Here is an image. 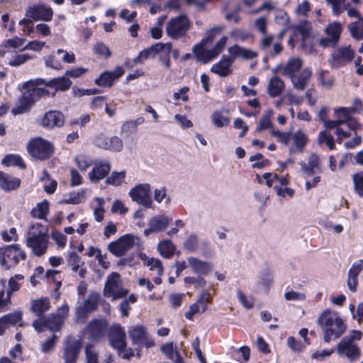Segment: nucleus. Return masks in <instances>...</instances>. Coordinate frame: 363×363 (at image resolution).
Returning <instances> with one entry per match:
<instances>
[{
    "mask_svg": "<svg viewBox=\"0 0 363 363\" xmlns=\"http://www.w3.org/2000/svg\"><path fill=\"white\" fill-rule=\"evenodd\" d=\"M130 336L133 342L138 346H152L151 340H148L147 333L143 327L136 326L129 330Z\"/></svg>",
    "mask_w": 363,
    "mask_h": 363,
    "instance_id": "23",
    "label": "nucleus"
},
{
    "mask_svg": "<svg viewBox=\"0 0 363 363\" xmlns=\"http://www.w3.org/2000/svg\"><path fill=\"white\" fill-rule=\"evenodd\" d=\"M108 337L113 348L121 351L125 347V333L119 325H113L111 327Z\"/></svg>",
    "mask_w": 363,
    "mask_h": 363,
    "instance_id": "19",
    "label": "nucleus"
},
{
    "mask_svg": "<svg viewBox=\"0 0 363 363\" xmlns=\"http://www.w3.org/2000/svg\"><path fill=\"white\" fill-rule=\"evenodd\" d=\"M125 72L121 66H118L113 72L105 71L101 73L99 78L95 79V83L99 86L111 87L115 80L121 77Z\"/></svg>",
    "mask_w": 363,
    "mask_h": 363,
    "instance_id": "18",
    "label": "nucleus"
},
{
    "mask_svg": "<svg viewBox=\"0 0 363 363\" xmlns=\"http://www.w3.org/2000/svg\"><path fill=\"white\" fill-rule=\"evenodd\" d=\"M58 336L57 335H52V336L47 340L46 341L41 343V350L44 353H48L51 352L55 345L58 340Z\"/></svg>",
    "mask_w": 363,
    "mask_h": 363,
    "instance_id": "57",
    "label": "nucleus"
},
{
    "mask_svg": "<svg viewBox=\"0 0 363 363\" xmlns=\"http://www.w3.org/2000/svg\"><path fill=\"white\" fill-rule=\"evenodd\" d=\"M362 337L361 331L352 330L337 344V353L341 357H347L351 362L357 360L360 357L361 351L355 341L361 340Z\"/></svg>",
    "mask_w": 363,
    "mask_h": 363,
    "instance_id": "5",
    "label": "nucleus"
},
{
    "mask_svg": "<svg viewBox=\"0 0 363 363\" xmlns=\"http://www.w3.org/2000/svg\"><path fill=\"white\" fill-rule=\"evenodd\" d=\"M150 187L147 184H140L132 188L129 196L133 201L144 206L146 208L151 207L152 198Z\"/></svg>",
    "mask_w": 363,
    "mask_h": 363,
    "instance_id": "13",
    "label": "nucleus"
},
{
    "mask_svg": "<svg viewBox=\"0 0 363 363\" xmlns=\"http://www.w3.org/2000/svg\"><path fill=\"white\" fill-rule=\"evenodd\" d=\"M354 57V52L350 46H343L335 50L329 59L332 67L338 68L351 62Z\"/></svg>",
    "mask_w": 363,
    "mask_h": 363,
    "instance_id": "12",
    "label": "nucleus"
},
{
    "mask_svg": "<svg viewBox=\"0 0 363 363\" xmlns=\"http://www.w3.org/2000/svg\"><path fill=\"white\" fill-rule=\"evenodd\" d=\"M142 244V240L139 236L133 234H125L116 241L110 242L108 249L116 257H121L130 249L140 247Z\"/></svg>",
    "mask_w": 363,
    "mask_h": 363,
    "instance_id": "6",
    "label": "nucleus"
},
{
    "mask_svg": "<svg viewBox=\"0 0 363 363\" xmlns=\"http://www.w3.org/2000/svg\"><path fill=\"white\" fill-rule=\"evenodd\" d=\"M303 62L299 57L290 58L281 68V73L289 78L296 75L301 70Z\"/></svg>",
    "mask_w": 363,
    "mask_h": 363,
    "instance_id": "29",
    "label": "nucleus"
},
{
    "mask_svg": "<svg viewBox=\"0 0 363 363\" xmlns=\"http://www.w3.org/2000/svg\"><path fill=\"white\" fill-rule=\"evenodd\" d=\"M84 191L71 193L69 198L65 199L63 203L67 204H77L82 201Z\"/></svg>",
    "mask_w": 363,
    "mask_h": 363,
    "instance_id": "63",
    "label": "nucleus"
},
{
    "mask_svg": "<svg viewBox=\"0 0 363 363\" xmlns=\"http://www.w3.org/2000/svg\"><path fill=\"white\" fill-rule=\"evenodd\" d=\"M270 133L273 136L277 138L279 142L286 145H287L291 140V134L290 133H284L275 130H272Z\"/></svg>",
    "mask_w": 363,
    "mask_h": 363,
    "instance_id": "60",
    "label": "nucleus"
},
{
    "mask_svg": "<svg viewBox=\"0 0 363 363\" xmlns=\"http://www.w3.org/2000/svg\"><path fill=\"white\" fill-rule=\"evenodd\" d=\"M184 249L189 252H196L199 248V239L196 234H191L184 242Z\"/></svg>",
    "mask_w": 363,
    "mask_h": 363,
    "instance_id": "44",
    "label": "nucleus"
},
{
    "mask_svg": "<svg viewBox=\"0 0 363 363\" xmlns=\"http://www.w3.org/2000/svg\"><path fill=\"white\" fill-rule=\"evenodd\" d=\"M318 143L320 144L325 143L330 150H334L335 147L333 137L328 134L326 131H322L320 133Z\"/></svg>",
    "mask_w": 363,
    "mask_h": 363,
    "instance_id": "50",
    "label": "nucleus"
},
{
    "mask_svg": "<svg viewBox=\"0 0 363 363\" xmlns=\"http://www.w3.org/2000/svg\"><path fill=\"white\" fill-rule=\"evenodd\" d=\"M300 165L303 172L307 176L310 177L314 174L316 172H321L320 166V160L317 155L312 154L308 159V163L301 162Z\"/></svg>",
    "mask_w": 363,
    "mask_h": 363,
    "instance_id": "27",
    "label": "nucleus"
},
{
    "mask_svg": "<svg viewBox=\"0 0 363 363\" xmlns=\"http://www.w3.org/2000/svg\"><path fill=\"white\" fill-rule=\"evenodd\" d=\"M86 363H99L98 352H96L92 345H87L85 347Z\"/></svg>",
    "mask_w": 363,
    "mask_h": 363,
    "instance_id": "53",
    "label": "nucleus"
},
{
    "mask_svg": "<svg viewBox=\"0 0 363 363\" xmlns=\"http://www.w3.org/2000/svg\"><path fill=\"white\" fill-rule=\"evenodd\" d=\"M159 231V218H152L149 221L148 228L144 230V234L148 236L150 234L153 233H157Z\"/></svg>",
    "mask_w": 363,
    "mask_h": 363,
    "instance_id": "62",
    "label": "nucleus"
},
{
    "mask_svg": "<svg viewBox=\"0 0 363 363\" xmlns=\"http://www.w3.org/2000/svg\"><path fill=\"white\" fill-rule=\"evenodd\" d=\"M233 63V60L229 56H223L222 59L216 64L213 65L211 69V72L226 77L231 73L230 67Z\"/></svg>",
    "mask_w": 363,
    "mask_h": 363,
    "instance_id": "28",
    "label": "nucleus"
},
{
    "mask_svg": "<svg viewBox=\"0 0 363 363\" xmlns=\"http://www.w3.org/2000/svg\"><path fill=\"white\" fill-rule=\"evenodd\" d=\"M189 267L195 274L206 275L212 271V264L210 262L203 261L195 257L187 258Z\"/></svg>",
    "mask_w": 363,
    "mask_h": 363,
    "instance_id": "22",
    "label": "nucleus"
},
{
    "mask_svg": "<svg viewBox=\"0 0 363 363\" xmlns=\"http://www.w3.org/2000/svg\"><path fill=\"white\" fill-rule=\"evenodd\" d=\"M212 298L210 292L208 290L204 291L201 296L198 298L196 303L200 305L201 307V312L203 313L206 311L208 306L207 304L211 303Z\"/></svg>",
    "mask_w": 363,
    "mask_h": 363,
    "instance_id": "52",
    "label": "nucleus"
},
{
    "mask_svg": "<svg viewBox=\"0 0 363 363\" xmlns=\"http://www.w3.org/2000/svg\"><path fill=\"white\" fill-rule=\"evenodd\" d=\"M101 301V296L98 292L91 291L82 304L76 308V316L78 320H85L88 315L96 311Z\"/></svg>",
    "mask_w": 363,
    "mask_h": 363,
    "instance_id": "11",
    "label": "nucleus"
},
{
    "mask_svg": "<svg viewBox=\"0 0 363 363\" xmlns=\"http://www.w3.org/2000/svg\"><path fill=\"white\" fill-rule=\"evenodd\" d=\"M231 38L235 40H240L242 42L246 41L252 38V35L247 30L235 28L230 32Z\"/></svg>",
    "mask_w": 363,
    "mask_h": 363,
    "instance_id": "47",
    "label": "nucleus"
},
{
    "mask_svg": "<svg viewBox=\"0 0 363 363\" xmlns=\"http://www.w3.org/2000/svg\"><path fill=\"white\" fill-rule=\"evenodd\" d=\"M94 51L96 54L108 58L111 56V52L109 48L103 43H96L94 45Z\"/></svg>",
    "mask_w": 363,
    "mask_h": 363,
    "instance_id": "58",
    "label": "nucleus"
},
{
    "mask_svg": "<svg viewBox=\"0 0 363 363\" xmlns=\"http://www.w3.org/2000/svg\"><path fill=\"white\" fill-rule=\"evenodd\" d=\"M284 88L285 84L284 81L278 77H274L269 82L267 92L270 97L275 98L282 94Z\"/></svg>",
    "mask_w": 363,
    "mask_h": 363,
    "instance_id": "34",
    "label": "nucleus"
},
{
    "mask_svg": "<svg viewBox=\"0 0 363 363\" xmlns=\"http://www.w3.org/2000/svg\"><path fill=\"white\" fill-rule=\"evenodd\" d=\"M158 54L159 43H155L140 52L139 55L133 59V64H142L145 60L155 58Z\"/></svg>",
    "mask_w": 363,
    "mask_h": 363,
    "instance_id": "33",
    "label": "nucleus"
},
{
    "mask_svg": "<svg viewBox=\"0 0 363 363\" xmlns=\"http://www.w3.org/2000/svg\"><path fill=\"white\" fill-rule=\"evenodd\" d=\"M312 71L310 68H305L296 75L290 78L294 87L299 91H303L308 85Z\"/></svg>",
    "mask_w": 363,
    "mask_h": 363,
    "instance_id": "24",
    "label": "nucleus"
},
{
    "mask_svg": "<svg viewBox=\"0 0 363 363\" xmlns=\"http://www.w3.org/2000/svg\"><path fill=\"white\" fill-rule=\"evenodd\" d=\"M161 350L166 357L172 360L174 363H184L176 345L173 342H167L161 347Z\"/></svg>",
    "mask_w": 363,
    "mask_h": 363,
    "instance_id": "35",
    "label": "nucleus"
},
{
    "mask_svg": "<svg viewBox=\"0 0 363 363\" xmlns=\"http://www.w3.org/2000/svg\"><path fill=\"white\" fill-rule=\"evenodd\" d=\"M354 191L363 197V172H359L352 175Z\"/></svg>",
    "mask_w": 363,
    "mask_h": 363,
    "instance_id": "46",
    "label": "nucleus"
},
{
    "mask_svg": "<svg viewBox=\"0 0 363 363\" xmlns=\"http://www.w3.org/2000/svg\"><path fill=\"white\" fill-rule=\"evenodd\" d=\"M111 165L108 162H101L95 164L92 170L89 173V179L92 182H98L104 179L110 172Z\"/></svg>",
    "mask_w": 363,
    "mask_h": 363,
    "instance_id": "25",
    "label": "nucleus"
},
{
    "mask_svg": "<svg viewBox=\"0 0 363 363\" xmlns=\"http://www.w3.org/2000/svg\"><path fill=\"white\" fill-rule=\"evenodd\" d=\"M27 18L33 21H49L52 19L53 11L51 7L43 3L29 6L26 9Z\"/></svg>",
    "mask_w": 363,
    "mask_h": 363,
    "instance_id": "15",
    "label": "nucleus"
},
{
    "mask_svg": "<svg viewBox=\"0 0 363 363\" xmlns=\"http://www.w3.org/2000/svg\"><path fill=\"white\" fill-rule=\"evenodd\" d=\"M26 259V254L21 249L19 245H7L0 248V264L6 270L14 267L21 259Z\"/></svg>",
    "mask_w": 363,
    "mask_h": 363,
    "instance_id": "7",
    "label": "nucleus"
},
{
    "mask_svg": "<svg viewBox=\"0 0 363 363\" xmlns=\"http://www.w3.org/2000/svg\"><path fill=\"white\" fill-rule=\"evenodd\" d=\"M65 123L63 114L57 111H50L45 113L41 125L44 128H53L55 127H62Z\"/></svg>",
    "mask_w": 363,
    "mask_h": 363,
    "instance_id": "20",
    "label": "nucleus"
},
{
    "mask_svg": "<svg viewBox=\"0 0 363 363\" xmlns=\"http://www.w3.org/2000/svg\"><path fill=\"white\" fill-rule=\"evenodd\" d=\"M137 128L135 123L132 121H128L122 124L121 128V134L126 137H129L130 135L135 133Z\"/></svg>",
    "mask_w": 363,
    "mask_h": 363,
    "instance_id": "54",
    "label": "nucleus"
},
{
    "mask_svg": "<svg viewBox=\"0 0 363 363\" xmlns=\"http://www.w3.org/2000/svg\"><path fill=\"white\" fill-rule=\"evenodd\" d=\"M318 323L322 328L325 342H330L332 339L339 338L346 329V325L340 314L330 309L323 311L318 319Z\"/></svg>",
    "mask_w": 363,
    "mask_h": 363,
    "instance_id": "3",
    "label": "nucleus"
},
{
    "mask_svg": "<svg viewBox=\"0 0 363 363\" xmlns=\"http://www.w3.org/2000/svg\"><path fill=\"white\" fill-rule=\"evenodd\" d=\"M25 41V38H14L13 39L6 40L2 45H4L5 48H17L21 50V48H23L22 46Z\"/></svg>",
    "mask_w": 363,
    "mask_h": 363,
    "instance_id": "59",
    "label": "nucleus"
},
{
    "mask_svg": "<svg viewBox=\"0 0 363 363\" xmlns=\"http://www.w3.org/2000/svg\"><path fill=\"white\" fill-rule=\"evenodd\" d=\"M228 52L233 61L238 57H241L244 60H251L257 56L256 52L238 45L229 47Z\"/></svg>",
    "mask_w": 363,
    "mask_h": 363,
    "instance_id": "26",
    "label": "nucleus"
},
{
    "mask_svg": "<svg viewBox=\"0 0 363 363\" xmlns=\"http://www.w3.org/2000/svg\"><path fill=\"white\" fill-rule=\"evenodd\" d=\"M284 298L288 301H303L306 295L303 293L291 291L285 293Z\"/></svg>",
    "mask_w": 363,
    "mask_h": 363,
    "instance_id": "64",
    "label": "nucleus"
},
{
    "mask_svg": "<svg viewBox=\"0 0 363 363\" xmlns=\"http://www.w3.org/2000/svg\"><path fill=\"white\" fill-rule=\"evenodd\" d=\"M2 164L6 166H17L21 169H26V165L22 158L17 155H8L1 162Z\"/></svg>",
    "mask_w": 363,
    "mask_h": 363,
    "instance_id": "43",
    "label": "nucleus"
},
{
    "mask_svg": "<svg viewBox=\"0 0 363 363\" xmlns=\"http://www.w3.org/2000/svg\"><path fill=\"white\" fill-rule=\"evenodd\" d=\"M72 84V81L65 74L63 77L53 78L48 81H45V86L54 88L56 91H65L70 88Z\"/></svg>",
    "mask_w": 363,
    "mask_h": 363,
    "instance_id": "31",
    "label": "nucleus"
},
{
    "mask_svg": "<svg viewBox=\"0 0 363 363\" xmlns=\"http://www.w3.org/2000/svg\"><path fill=\"white\" fill-rule=\"evenodd\" d=\"M291 139H292L294 146L289 148V153L292 155L296 152H302L308 140L306 135L298 130L291 135Z\"/></svg>",
    "mask_w": 363,
    "mask_h": 363,
    "instance_id": "32",
    "label": "nucleus"
},
{
    "mask_svg": "<svg viewBox=\"0 0 363 363\" xmlns=\"http://www.w3.org/2000/svg\"><path fill=\"white\" fill-rule=\"evenodd\" d=\"M211 121L218 128L226 126L230 123V119L226 113L220 111H214L213 113Z\"/></svg>",
    "mask_w": 363,
    "mask_h": 363,
    "instance_id": "41",
    "label": "nucleus"
},
{
    "mask_svg": "<svg viewBox=\"0 0 363 363\" xmlns=\"http://www.w3.org/2000/svg\"><path fill=\"white\" fill-rule=\"evenodd\" d=\"M128 293V291L122 286L118 273L113 272L108 276L104 289L105 297L111 298L112 301H115L126 296Z\"/></svg>",
    "mask_w": 363,
    "mask_h": 363,
    "instance_id": "8",
    "label": "nucleus"
},
{
    "mask_svg": "<svg viewBox=\"0 0 363 363\" xmlns=\"http://www.w3.org/2000/svg\"><path fill=\"white\" fill-rule=\"evenodd\" d=\"M125 177V172L122 171L120 172H113L110 177H108L106 183L114 186H119L123 182Z\"/></svg>",
    "mask_w": 363,
    "mask_h": 363,
    "instance_id": "48",
    "label": "nucleus"
},
{
    "mask_svg": "<svg viewBox=\"0 0 363 363\" xmlns=\"http://www.w3.org/2000/svg\"><path fill=\"white\" fill-rule=\"evenodd\" d=\"M318 81L325 88H330L333 84L334 78L328 76V71L321 70L318 75Z\"/></svg>",
    "mask_w": 363,
    "mask_h": 363,
    "instance_id": "55",
    "label": "nucleus"
},
{
    "mask_svg": "<svg viewBox=\"0 0 363 363\" xmlns=\"http://www.w3.org/2000/svg\"><path fill=\"white\" fill-rule=\"evenodd\" d=\"M201 250L202 255L205 257L212 258L215 256L214 249L208 240H203L201 242Z\"/></svg>",
    "mask_w": 363,
    "mask_h": 363,
    "instance_id": "51",
    "label": "nucleus"
},
{
    "mask_svg": "<svg viewBox=\"0 0 363 363\" xmlns=\"http://www.w3.org/2000/svg\"><path fill=\"white\" fill-rule=\"evenodd\" d=\"M106 328L107 323L105 320L94 319L88 323L85 330L91 339L99 340L104 336Z\"/></svg>",
    "mask_w": 363,
    "mask_h": 363,
    "instance_id": "21",
    "label": "nucleus"
},
{
    "mask_svg": "<svg viewBox=\"0 0 363 363\" xmlns=\"http://www.w3.org/2000/svg\"><path fill=\"white\" fill-rule=\"evenodd\" d=\"M40 223L31 224L28 228L26 245L35 256L41 257L48 249L49 238Z\"/></svg>",
    "mask_w": 363,
    "mask_h": 363,
    "instance_id": "4",
    "label": "nucleus"
},
{
    "mask_svg": "<svg viewBox=\"0 0 363 363\" xmlns=\"http://www.w3.org/2000/svg\"><path fill=\"white\" fill-rule=\"evenodd\" d=\"M82 345L80 341L69 337L64 347L63 358L65 363H76Z\"/></svg>",
    "mask_w": 363,
    "mask_h": 363,
    "instance_id": "17",
    "label": "nucleus"
},
{
    "mask_svg": "<svg viewBox=\"0 0 363 363\" xmlns=\"http://www.w3.org/2000/svg\"><path fill=\"white\" fill-rule=\"evenodd\" d=\"M50 308V302L48 298L43 297L32 301L31 311L38 317L42 318L44 313Z\"/></svg>",
    "mask_w": 363,
    "mask_h": 363,
    "instance_id": "36",
    "label": "nucleus"
},
{
    "mask_svg": "<svg viewBox=\"0 0 363 363\" xmlns=\"http://www.w3.org/2000/svg\"><path fill=\"white\" fill-rule=\"evenodd\" d=\"M2 320L6 323L7 327L9 326H15L17 324L20 327H23V323L22 321V313L20 311L13 312L12 313H9L4 315Z\"/></svg>",
    "mask_w": 363,
    "mask_h": 363,
    "instance_id": "39",
    "label": "nucleus"
},
{
    "mask_svg": "<svg viewBox=\"0 0 363 363\" xmlns=\"http://www.w3.org/2000/svg\"><path fill=\"white\" fill-rule=\"evenodd\" d=\"M48 211L49 203L48 201L45 200L38 203L36 206L31 210L30 214L33 218L45 219V216L48 213Z\"/></svg>",
    "mask_w": 363,
    "mask_h": 363,
    "instance_id": "38",
    "label": "nucleus"
},
{
    "mask_svg": "<svg viewBox=\"0 0 363 363\" xmlns=\"http://www.w3.org/2000/svg\"><path fill=\"white\" fill-rule=\"evenodd\" d=\"M173 220V218L170 215H160V233H164L169 236L177 234L179 232L177 228H172L169 230H167L169 223Z\"/></svg>",
    "mask_w": 363,
    "mask_h": 363,
    "instance_id": "40",
    "label": "nucleus"
},
{
    "mask_svg": "<svg viewBox=\"0 0 363 363\" xmlns=\"http://www.w3.org/2000/svg\"><path fill=\"white\" fill-rule=\"evenodd\" d=\"M186 284H193L195 288H203L206 286V281L201 276L198 277H186L184 278Z\"/></svg>",
    "mask_w": 363,
    "mask_h": 363,
    "instance_id": "56",
    "label": "nucleus"
},
{
    "mask_svg": "<svg viewBox=\"0 0 363 363\" xmlns=\"http://www.w3.org/2000/svg\"><path fill=\"white\" fill-rule=\"evenodd\" d=\"M21 184V179L11 177L0 172V188L5 191H11L18 189Z\"/></svg>",
    "mask_w": 363,
    "mask_h": 363,
    "instance_id": "30",
    "label": "nucleus"
},
{
    "mask_svg": "<svg viewBox=\"0 0 363 363\" xmlns=\"http://www.w3.org/2000/svg\"><path fill=\"white\" fill-rule=\"evenodd\" d=\"M138 257L143 262V265L148 267L150 270L159 268V259L150 257L143 252L139 253Z\"/></svg>",
    "mask_w": 363,
    "mask_h": 363,
    "instance_id": "49",
    "label": "nucleus"
},
{
    "mask_svg": "<svg viewBox=\"0 0 363 363\" xmlns=\"http://www.w3.org/2000/svg\"><path fill=\"white\" fill-rule=\"evenodd\" d=\"M342 30V26L340 23L334 22L329 24L324 30L325 36L320 39L319 45L323 48L335 46L340 39Z\"/></svg>",
    "mask_w": 363,
    "mask_h": 363,
    "instance_id": "14",
    "label": "nucleus"
},
{
    "mask_svg": "<svg viewBox=\"0 0 363 363\" xmlns=\"http://www.w3.org/2000/svg\"><path fill=\"white\" fill-rule=\"evenodd\" d=\"M176 250V247L170 240H163L160 241V255L165 258H169L173 256Z\"/></svg>",
    "mask_w": 363,
    "mask_h": 363,
    "instance_id": "42",
    "label": "nucleus"
},
{
    "mask_svg": "<svg viewBox=\"0 0 363 363\" xmlns=\"http://www.w3.org/2000/svg\"><path fill=\"white\" fill-rule=\"evenodd\" d=\"M53 150L52 145L41 138L32 140L28 145V150L30 155L40 160L50 157Z\"/></svg>",
    "mask_w": 363,
    "mask_h": 363,
    "instance_id": "9",
    "label": "nucleus"
},
{
    "mask_svg": "<svg viewBox=\"0 0 363 363\" xmlns=\"http://www.w3.org/2000/svg\"><path fill=\"white\" fill-rule=\"evenodd\" d=\"M45 326L52 331H59L64 321L60 318L55 314L52 313L47 317H44Z\"/></svg>",
    "mask_w": 363,
    "mask_h": 363,
    "instance_id": "37",
    "label": "nucleus"
},
{
    "mask_svg": "<svg viewBox=\"0 0 363 363\" xmlns=\"http://www.w3.org/2000/svg\"><path fill=\"white\" fill-rule=\"evenodd\" d=\"M32 58V56L29 55L28 54L18 55L16 56L13 59L11 60L9 62V65L13 67L20 66L21 65L26 62L27 60Z\"/></svg>",
    "mask_w": 363,
    "mask_h": 363,
    "instance_id": "61",
    "label": "nucleus"
},
{
    "mask_svg": "<svg viewBox=\"0 0 363 363\" xmlns=\"http://www.w3.org/2000/svg\"><path fill=\"white\" fill-rule=\"evenodd\" d=\"M349 30L352 36L356 39H363V18L352 23L349 26Z\"/></svg>",
    "mask_w": 363,
    "mask_h": 363,
    "instance_id": "45",
    "label": "nucleus"
},
{
    "mask_svg": "<svg viewBox=\"0 0 363 363\" xmlns=\"http://www.w3.org/2000/svg\"><path fill=\"white\" fill-rule=\"evenodd\" d=\"M191 23L186 15H180L171 18L167 25L166 30L169 36L179 38L184 36L190 29Z\"/></svg>",
    "mask_w": 363,
    "mask_h": 363,
    "instance_id": "10",
    "label": "nucleus"
},
{
    "mask_svg": "<svg viewBox=\"0 0 363 363\" xmlns=\"http://www.w3.org/2000/svg\"><path fill=\"white\" fill-rule=\"evenodd\" d=\"M45 80L40 78L24 83L23 88L25 91L19 99L20 106L13 108L14 115L24 113L39 99L49 95V91L45 88Z\"/></svg>",
    "mask_w": 363,
    "mask_h": 363,
    "instance_id": "2",
    "label": "nucleus"
},
{
    "mask_svg": "<svg viewBox=\"0 0 363 363\" xmlns=\"http://www.w3.org/2000/svg\"><path fill=\"white\" fill-rule=\"evenodd\" d=\"M93 143L96 147L106 150L120 152L123 149L122 140L117 136L108 138L101 133L94 138Z\"/></svg>",
    "mask_w": 363,
    "mask_h": 363,
    "instance_id": "16",
    "label": "nucleus"
},
{
    "mask_svg": "<svg viewBox=\"0 0 363 363\" xmlns=\"http://www.w3.org/2000/svg\"><path fill=\"white\" fill-rule=\"evenodd\" d=\"M224 29L222 26L214 27L207 31L206 37L201 41L196 44L192 49L194 55L197 61L206 64L216 58L224 49L226 45L228 38H221L211 50H206V47L211 43L216 35L221 33Z\"/></svg>",
    "mask_w": 363,
    "mask_h": 363,
    "instance_id": "1",
    "label": "nucleus"
}]
</instances>
